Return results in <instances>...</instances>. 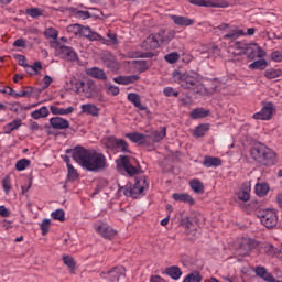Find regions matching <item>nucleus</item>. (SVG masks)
<instances>
[{
  "label": "nucleus",
  "instance_id": "obj_1",
  "mask_svg": "<svg viewBox=\"0 0 282 282\" xmlns=\"http://www.w3.org/2000/svg\"><path fill=\"white\" fill-rule=\"evenodd\" d=\"M73 159L77 164H80L86 171L98 173L107 169V158L105 154L96 152V150H87L83 147H76L73 152Z\"/></svg>",
  "mask_w": 282,
  "mask_h": 282
},
{
  "label": "nucleus",
  "instance_id": "obj_2",
  "mask_svg": "<svg viewBox=\"0 0 282 282\" xmlns=\"http://www.w3.org/2000/svg\"><path fill=\"white\" fill-rule=\"evenodd\" d=\"M177 32L175 30H160L158 33L151 34L148 36L142 44V47L145 50H158L160 45H164V43H171Z\"/></svg>",
  "mask_w": 282,
  "mask_h": 282
},
{
  "label": "nucleus",
  "instance_id": "obj_3",
  "mask_svg": "<svg viewBox=\"0 0 282 282\" xmlns=\"http://www.w3.org/2000/svg\"><path fill=\"white\" fill-rule=\"evenodd\" d=\"M251 158L262 166H274L276 153L264 144H256L250 150Z\"/></svg>",
  "mask_w": 282,
  "mask_h": 282
},
{
  "label": "nucleus",
  "instance_id": "obj_4",
  "mask_svg": "<svg viewBox=\"0 0 282 282\" xmlns=\"http://www.w3.org/2000/svg\"><path fill=\"white\" fill-rule=\"evenodd\" d=\"M149 188V183L147 182V176H140L135 178V183L132 186L127 184L126 186L119 187V193H123L126 197H132L138 199L139 197L144 196V192Z\"/></svg>",
  "mask_w": 282,
  "mask_h": 282
},
{
  "label": "nucleus",
  "instance_id": "obj_5",
  "mask_svg": "<svg viewBox=\"0 0 282 282\" xmlns=\"http://www.w3.org/2000/svg\"><path fill=\"white\" fill-rule=\"evenodd\" d=\"M69 85L74 87L75 94L83 96L84 98H91L94 91H96V84L91 79H77L76 77H72L69 79Z\"/></svg>",
  "mask_w": 282,
  "mask_h": 282
},
{
  "label": "nucleus",
  "instance_id": "obj_6",
  "mask_svg": "<svg viewBox=\"0 0 282 282\" xmlns=\"http://www.w3.org/2000/svg\"><path fill=\"white\" fill-rule=\"evenodd\" d=\"M173 78L175 83H178L183 89H197V77H194L188 73L175 70L173 73Z\"/></svg>",
  "mask_w": 282,
  "mask_h": 282
},
{
  "label": "nucleus",
  "instance_id": "obj_7",
  "mask_svg": "<svg viewBox=\"0 0 282 282\" xmlns=\"http://www.w3.org/2000/svg\"><path fill=\"white\" fill-rule=\"evenodd\" d=\"M258 217L261 224L265 226V228H274V226H276L279 221V217L276 216V213L272 209H261L258 213Z\"/></svg>",
  "mask_w": 282,
  "mask_h": 282
},
{
  "label": "nucleus",
  "instance_id": "obj_8",
  "mask_svg": "<svg viewBox=\"0 0 282 282\" xmlns=\"http://www.w3.org/2000/svg\"><path fill=\"white\" fill-rule=\"evenodd\" d=\"M55 52L59 58H64L65 61H78V54L74 52V48L65 45H61L58 42H54Z\"/></svg>",
  "mask_w": 282,
  "mask_h": 282
},
{
  "label": "nucleus",
  "instance_id": "obj_9",
  "mask_svg": "<svg viewBox=\"0 0 282 282\" xmlns=\"http://www.w3.org/2000/svg\"><path fill=\"white\" fill-rule=\"evenodd\" d=\"M126 269L123 267H115L107 272H101V279H105L108 282H118L120 276H124Z\"/></svg>",
  "mask_w": 282,
  "mask_h": 282
},
{
  "label": "nucleus",
  "instance_id": "obj_10",
  "mask_svg": "<svg viewBox=\"0 0 282 282\" xmlns=\"http://www.w3.org/2000/svg\"><path fill=\"white\" fill-rule=\"evenodd\" d=\"M95 230L104 237V239H113L116 237L117 231L113 228L105 223L95 224Z\"/></svg>",
  "mask_w": 282,
  "mask_h": 282
},
{
  "label": "nucleus",
  "instance_id": "obj_11",
  "mask_svg": "<svg viewBox=\"0 0 282 282\" xmlns=\"http://www.w3.org/2000/svg\"><path fill=\"white\" fill-rule=\"evenodd\" d=\"M272 113H274V104L267 102L260 112L253 115V118L254 120H272Z\"/></svg>",
  "mask_w": 282,
  "mask_h": 282
},
{
  "label": "nucleus",
  "instance_id": "obj_12",
  "mask_svg": "<svg viewBox=\"0 0 282 282\" xmlns=\"http://www.w3.org/2000/svg\"><path fill=\"white\" fill-rule=\"evenodd\" d=\"M121 166L124 169L126 173L130 176L133 177V175H138L140 173V166H133L131 164V160L127 155H121L119 158Z\"/></svg>",
  "mask_w": 282,
  "mask_h": 282
},
{
  "label": "nucleus",
  "instance_id": "obj_13",
  "mask_svg": "<svg viewBox=\"0 0 282 282\" xmlns=\"http://www.w3.org/2000/svg\"><path fill=\"white\" fill-rule=\"evenodd\" d=\"M52 129L63 130L69 129V121L63 117H53L50 119Z\"/></svg>",
  "mask_w": 282,
  "mask_h": 282
},
{
  "label": "nucleus",
  "instance_id": "obj_14",
  "mask_svg": "<svg viewBox=\"0 0 282 282\" xmlns=\"http://www.w3.org/2000/svg\"><path fill=\"white\" fill-rule=\"evenodd\" d=\"M104 63L108 69H111L112 72H118V69H120V63H118L116 55L111 53H108L104 56Z\"/></svg>",
  "mask_w": 282,
  "mask_h": 282
},
{
  "label": "nucleus",
  "instance_id": "obj_15",
  "mask_svg": "<svg viewBox=\"0 0 282 282\" xmlns=\"http://www.w3.org/2000/svg\"><path fill=\"white\" fill-rule=\"evenodd\" d=\"M128 100L140 111H147V113H150L147 106L142 105V98L140 97V95L135 93H130L128 94Z\"/></svg>",
  "mask_w": 282,
  "mask_h": 282
},
{
  "label": "nucleus",
  "instance_id": "obj_16",
  "mask_svg": "<svg viewBox=\"0 0 282 282\" xmlns=\"http://www.w3.org/2000/svg\"><path fill=\"white\" fill-rule=\"evenodd\" d=\"M172 21L180 28H188L195 23V20L184 15H171Z\"/></svg>",
  "mask_w": 282,
  "mask_h": 282
},
{
  "label": "nucleus",
  "instance_id": "obj_17",
  "mask_svg": "<svg viewBox=\"0 0 282 282\" xmlns=\"http://www.w3.org/2000/svg\"><path fill=\"white\" fill-rule=\"evenodd\" d=\"M172 197L174 202H183L189 204V206H195V198L187 193H174Z\"/></svg>",
  "mask_w": 282,
  "mask_h": 282
},
{
  "label": "nucleus",
  "instance_id": "obj_18",
  "mask_svg": "<svg viewBox=\"0 0 282 282\" xmlns=\"http://www.w3.org/2000/svg\"><path fill=\"white\" fill-rule=\"evenodd\" d=\"M138 80H140V76L138 75L118 76L113 78V82L118 85H131L138 83Z\"/></svg>",
  "mask_w": 282,
  "mask_h": 282
},
{
  "label": "nucleus",
  "instance_id": "obj_19",
  "mask_svg": "<svg viewBox=\"0 0 282 282\" xmlns=\"http://www.w3.org/2000/svg\"><path fill=\"white\" fill-rule=\"evenodd\" d=\"M126 138L131 140L134 144H147V138H149V135L142 134L140 132H132L127 133Z\"/></svg>",
  "mask_w": 282,
  "mask_h": 282
},
{
  "label": "nucleus",
  "instance_id": "obj_20",
  "mask_svg": "<svg viewBox=\"0 0 282 282\" xmlns=\"http://www.w3.org/2000/svg\"><path fill=\"white\" fill-rule=\"evenodd\" d=\"M229 50L232 52V54H235V56H243L246 43L239 41L229 43Z\"/></svg>",
  "mask_w": 282,
  "mask_h": 282
},
{
  "label": "nucleus",
  "instance_id": "obj_21",
  "mask_svg": "<svg viewBox=\"0 0 282 282\" xmlns=\"http://www.w3.org/2000/svg\"><path fill=\"white\" fill-rule=\"evenodd\" d=\"M203 166H205V169H217V166H221V159L206 155L203 161Z\"/></svg>",
  "mask_w": 282,
  "mask_h": 282
},
{
  "label": "nucleus",
  "instance_id": "obj_22",
  "mask_svg": "<svg viewBox=\"0 0 282 282\" xmlns=\"http://www.w3.org/2000/svg\"><path fill=\"white\" fill-rule=\"evenodd\" d=\"M69 30H75V33H79L80 36H84L85 39H89L91 35V28L89 26H83L80 24H73L69 26Z\"/></svg>",
  "mask_w": 282,
  "mask_h": 282
},
{
  "label": "nucleus",
  "instance_id": "obj_23",
  "mask_svg": "<svg viewBox=\"0 0 282 282\" xmlns=\"http://www.w3.org/2000/svg\"><path fill=\"white\" fill-rule=\"evenodd\" d=\"M254 193L258 197H265V195L270 193V184L265 182L257 183L254 186Z\"/></svg>",
  "mask_w": 282,
  "mask_h": 282
},
{
  "label": "nucleus",
  "instance_id": "obj_24",
  "mask_svg": "<svg viewBox=\"0 0 282 282\" xmlns=\"http://www.w3.org/2000/svg\"><path fill=\"white\" fill-rule=\"evenodd\" d=\"M192 6H198V8H221V4L213 2V0H189Z\"/></svg>",
  "mask_w": 282,
  "mask_h": 282
},
{
  "label": "nucleus",
  "instance_id": "obj_25",
  "mask_svg": "<svg viewBox=\"0 0 282 282\" xmlns=\"http://www.w3.org/2000/svg\"><path fill=\"white\" fill-rule=\"evenodd\" d=\"M239 36H246V31L242 29H234L230 33L225 34L224 39L231 41L230 43H236L235 41H237Z\"/></svg>",
  "mask_w": 282,
  "mask_h": 282
},
{
  "label": "nucleus",
  "instance_id": "obj_26",
  "mask_svg": "<svg viewBox=\"0 0 282 282\" xmlns=\"http://www.w3.org/2000/svg\"><path fill=\"white\" fill-rule=\"evenodd\" d=\"M50 110L53 116H69V113H74V107L58 108L56 106H51Z\"/></svg>",
  "mask_w": 282,
  "mask_h": 282
},
{
  "label": "nucleus",
  "instance_id": "obj_27",
  "mask_svg": "<svg viewBox=\"0 0 282 282\" xmlns=\"http://www.w3.org/2000/svg\"><path fill=\"white\" fill-rule=\"evenodd\" d=\"M148 138H151L152 142H162L166 138V127H161L159 130L152 132L151 135H148Z\"/></svg>",
  "mask_w": 282,
  "mask_h": 282
},
{
  "label": "nucleus",
  "instance_id": "obj_28",
  "mask_svg": "<svg viewBox=\"0 0 282 282\" xmlns=\"http://www.w3.org/2000/svg\"><path fill=\"white\" fill-rule=\"evenodd\" d=\"M82 111L83 113H87L88 116L94 117H98V115L100 113V109H98V107H96V105L94 104L82 105Z\"/></svg>",
  "mask_w": 282,
  "mask_h": 282
},
{
  "label": "nucleus",
  "instance_id": "obj_29",
  "mask_svg": "<svg viewBox=\"0 0 282 282\" xmlns=\"http://www.w3.org/2000/svg\"><path fill=\"white\" fill-rule=\"evenodd\" d=\"M209 115H210L209 110H206L204 108H195L189 113V117L192 118V120H199V118H208Z\"/></svg>",
  "mask_w": 282,
  "mask_h": 282
},
{
  "label": "nucleus",
  "instance_id": "obj_30",
  "mask_svg": "<svg viewBox=\"0 0 282 282\" xmlns=\"http://www.w3.org/2000/svg\"><path fill=\"white\" fill-rule=\"evenodd\" d=\"M189 186H191L192 191H194L196 193V195H204L205 187H204V183H202V181L194 178L189 182Z\"/></svg>",
  "mask_w": 282,
  "mask_h": 282
},
{
  "label": "nucleus",
  "instance_id": "obj_31",
  "mask_svg": "<svg viewBox=\"0 0 282 282\" xmlns=\"http://www.w3.org/2000/svg\"><path fill=\"white\" fill-rule=\"evenodd\" d=\"M88 76H91V78H97L98 80H107V74L105 70L98 68V67H93L88 70Z\"/></svg>",
  "mask_w": 282,
  "mask_h": 282
},
{
  "label": "nucleus",
  "instance_id": "obj_32",
  "mask_svg": "<svg viewBox=\"0 0 282 282\" xmlns=\"http://www.w3.org/2000/svg\"><path fill=\"white\" fill-rule=\"evenodd\" d=\"M256 274H257V276H260V279H263V281L274 282V276H272V274L268 273V270H265V268H263V267H257Z\"/></svg>",
  "mask_w": 282,
  "mask_h": 282
},
{
  "label": "nucleus",
  "instance_id": "obj_33",
  "mask_svg": "<svg viewBox=\"0 0 282 282\" xmlns=\"http://www.w3.org/2000/svg\"><path fill=\"white\" fill-rule=\"evenodd\" d=\"M165 274H167V276H171V279H173L174 281H177V279L182 276V269H180V267L173 265L165 269Z\"/></svg>",
  "mask_w": 282,
  "mask_h": 282
},
{
  "label": "nucleus",
  "instance_id": "obj_34",
  "mask_svg": "<svg viewBox=\"0 0 282 282\" xmlns=\"http://www.w3.org/2000/svg\"><path fill=\"white\" fill-rule=\"evenodd\" d=\"M21 124H23V121H21V119L13 120L12 122L3 127V132L10 134L12 131H17L21 127Z\"/></svg>",
  "mask_w": 282,
  "mask_h": 282
},
{
  "label": "nucleus",
  "instance_id": "obj_35",
  "mask_svg": "<svg viewBox=\"0 0 282 282\" xmlns=\"http://www.w3.org/2000/svg\"><path fill=\"white\" fill-rule=\"evenodd\" d=\"M47 116H50V110L45 106L31 112V118H33V120H40V118H47Z\"/></svg>",
  "mask_w": 282,
  "mask_h": 282
},
{
  "label": "nucleus",
  "instance_id": "obj_36",
  "mask_svg": "<svg viewBox=\"0 0 282 282\" xmlns=\"http://www.w3.org/2000/svg\"><path fill=\"white\" fill-rule=\"evenodd\" d=\"M180 225L183 226L185 230H197V223L193 221L188 217L181 218Z\"/></svg>",
  "mask_w": 282,
  "mask_h": 282
},
{
  "label": "nucleus",
  "instance_id": "obj_37",
  "mask_svg": "<svg viewBox=\"0 0 282 282\" xmlns=\"http://www.w3.org/2000/svg\"><path fill=\"white\" fill-rule=\"evenodd\" d=\"M208 131H210V124H208V123L199 124L194 130V137L195 138H204V135H206V133H208Z\"/></svg>",
  "mask_w": 282,
  "mask_h": 282
},
{
  "label": "nucleus",
  "instance_id": "obj_38",
  "mask_svg": "<svg viewBox=\"0 0 282 282\" xmlns=\"http://www.w3.org/2000/svg\"><path fill=\"white\" fill-rule=\"evenodd\" d=\"M256 45L257 44H254V45L246 44L242 56H247V58H251V61H254V58H257Z\"/></svg>",
  "mask_w": 282,
  "mask_h": 282
},
{
  "label": "nucleus",
  "instance_id": "obj_39",
  "mask_svg": "<svg viewBox=\"0 0 282 282\" xmlns=\"http://www.w3.org/2000/svg\"><path fill=\"white\" fill-rule=\"evenodd\" d=\"M252 251V248L250 247V243L248 241H243L240 243V247L237 250V253L240 257H248L250 252Z\"/></svg>",
  "mask_w": 282,
  "mask_h": 282
},
{
  "label": "nucleus",
  "instance_id": "obj_40",
  "mask_svg": "<svg viewBox=\"0 0 282 282\" xmlns=\"http://www.w3.org/2000/svg\"><path fill=\"white\" fill-rule=\"evenodd\" d=\"M64 265L68 267V270L72 274H74L76 270V260L72 256H63Z\"/></svg>",
  "mask_w": 282,
  "mask_h": 282
},
{
  "label": "nucleus",
  "instance_id": "obj_41",
  "mask_svg": "<svg viewBox=\"0 0 282 282\" xmlns=\"http://www.w3.org/2000/svg\"><path fill=\"white\" fill-rule=\"evenodd\" d=\"M102 143L106 147V149H110V151H116L118 139L113 135L107 137L102 140Z\"/></svg>",
  "mask_w": 282,
  "mask_h": 282
},
{
  "label": "nucleus",
  "instance_id": "obj_42",
  "mask_svg": "<svg viewBox=\"0 0 282 282\" xmlns=\"http://www.w3.org/2000/svg\"><path fill=\"white\" fill-rule=\"evenodd\" d=\"M115 151H121V153H131V150H129V143H127L124 139L117 140V145L115 147Z\"/></svg>",
  "mask_w": 282,
  "mask_h": 282
},
{
  "label": "nucleus",
  "instance_id": "obj_43",
  "mask_svg": "<svg viewBox=\"0 0 282 282\" xmlns=\"http://www.w3.org/2000/svg\"><path fill=\"white\" fill-rule=\"evenodd\" d=\"M264 76L268 78V80H273V78H280V76H282V70L276 68H268L264 72Z\"/></svg>",
  "mask_w": 282,
  "mask_h": 282
},
{
  "label": "nucleus",
  "instance_id": "obj_44",
  "mask_svg": "<svg viewBox=\"0 0 282 282\" xmlns=\"http://www.w3.org/2000/svg\"><path fill=\"white\" fill-rule=\"evenodd\" d=\"M268 67V61L265 59H258L249 65V69H260V72H263Z\"/></svg>",
  "mask_w": 282,
  "mask_h": 282
},
{
  "label": "nucleus",
  "instance_id": "obj_45",
  "mask_svg": "<svg viewBox=\"0 0 282 282\" xmlns=\"http://www.w3.org/2000/svg\"><path fill=\"white\" fill-rule=\"evenodd\" d=\"M30 164H32V162L29 159H21V160L17 161L15 170L17 171H25V169H28V166H30Z\"/></svg>",
  "mask_w": 282,
  "mask_h": 282
},
{
  "label": "nucleus",
  "instance_id": "obj_46",
  "mask_svg": "<svg viewBox=\"0 0 282 282\" xmlns=\"http://www.w3.org/2000/svg\"><path fill=\"white\" fill-rule=\"evenodd\" d=\"M89 41H99V43H102L104 45H109V40L102 37L100 34L91 31L89 37Z\"/></svg>",
  "mask_w": 282,
  "mask_h": 282
},
{
  "label": "nucleus",
  "instance_id": "obj_47",
  "mask_svg": "<svg viewBox=\"0 0 282 282\" xmlns=\"http://www.w3.org/2000/svg\"><path fill=\"white\" fill-rule=\"evenodd\" d=\"M164 61H166V63H170L171 65H174V63H177V61H180V53H169L164 56Z\"/></svg>",
  "mask_w": 282,
  "mask_h": 282
},
{
  "label": "nucleus",
  "instance_id": "obj_48",
  "mask_svg": "<svg viewBox=\"0 0 282 282\" xmlns=\"http://www.w3.org/2000/svg\"><path fill=\"white\" fill-rule=\"evenodd\" d=\"M67 177L70 180V182H76L78 180V171L74 169V165L68 164L67 167Z\"/></svg>",
  "mask_w": 282,
  "mask_h": 282
},
{
  "label": "nucleus",
  "instance_id": "obj_49",
  "mask_svg": "<svg viewBox=\"0 0 282 282\" xmlns=\"http://www.w3.org/2000/svg\"><path fill=\"white\" fill-rule=\"evenodd\" d=\"M264 252H267L269 257H279V254H281V250H279L276 247H273L272 245H267L264 247Z\"/></svg>",
  "mask_w": 282,
  "mask_h": 282
},
{
  "label": "nucleus",
  "instance_id": "obj_50",
  "mask_svg": "<svg viewBox=\"0 0 282 282\" xmlns=\"http://www.w3.org/2000/svg\"><path fill=\"white\" fill-rule=\"evenodd\" d=\"M26 14L32 17V19H36L39 17H43V11L39 8H30L26 9Z\"/></svg>",
  "mask_w": 282,
  "mask_h": 282
},
{
  "label": "nucleus",
  "instance_id": "obj_51",
  "mask_svg": "<svg viewBox=\"0 0 282 282\" xmlns=\"http://www.w3.org/2000/svg\"><path fill=\"white\" fill-rule=\"evenodd\" d=\"M44 35L46 36V39H53L54 41H56V39H58V30L54 28H48L45 30Z\"/></svg>",
  "mask_w": 282,
  "mask_h": 282
},
{
  "label": "nucleus",
  "instance_id": "obj_52",
  "mask_svg": "<svg viewBox=\"0 0 282 282\" xmlns=\"http://www.w3.org/2000/svg\"><path fill=\"white\" fill-rule=\"evenodd\" d=\"M52 218L57 221H65V210L57 209L51 214Z\"/></svg>",
  "mask_w": 282,
  "mask_h": 282
},
{
  "label": "nucleus",
  "instance_id": "obj_53",
  "mask_svg": "<svg viewBox=\"0 0 282 282\" xmlns=\"http://www.w3.org/2000/svg\"><path fill=\"white\" fill-rule=\"evenodd\" d=\"M183 282H202V275L199 273L188 274Z\"/></svg>",
  "mask_w": 282,
  "mask_h": 282
},
{
  "label": "nucleus",
  "instance_id": "obj_54",
  "mask_svg": "<svg viewBox=\"0 0 282 282\" xmlns=\"http://www.w3.org/2000/svg\"><path fill=\"white\" fill-rule=\"evenodd\" d=\"M163 94L167 98H171V96H173L174 98H177V96H180V91H175V89H173V87L164 88Z\"/></svg>",
  "mask_w": 282,
  "mask_h": 282
},
{
  "label": "nucleus",
  "instance_id": "obj_55",
  "mask_svg": "<svg viewBox=\"0 0 282 282\" xmlns=\"http://www.w3.org/2000/svg\"><path fill=\"white\" fill-rule=\"evenodd\" d=\"M25 69H31L34 74H39V69H43V64L41 62H35L33 65H25Z\"/></svg>",
  "mask_w": 282,
  "mask_h": 282
},
{
  "label": "nucleus",
  "instance_id": "obj_56",
  "mask_svg": "<svg viewBox=\"0 0 282 282\" xmlns=\"http://www.w3.org/2000/svg\"><path fill=\"white\" fill-rule=\"evenodd\" d=\"M138 72H140V74H142L143 72H147V69H149V64L147 63V61H138L135 62Z\"/></svg>",
  "mask_w": 282,
  "mask_h": 282
},
{
  "label": "nucleus",
  "instance_id": "obj_57",
  "mask_svg": "<svg viewBox=\"0 0 282 282\" xmlns=\"http://www.w3.org/2000/svg\"><path fill=\"white\" fill-rule=\"evenodd\" d=\"M238 199H240V202H249L250 200V193L248 192V189H242L238 193Z\"/></svg>",
  "mask_w": 282,
  "mask_h": 282
},
{
  "label": "nucleus",
  "instance_id": "obj_58",
  "mask_svg": "<svg viewBox=\"0 0 282 282\" xmlns=\"http://www.w3.org/2000/svg\"><path fill=\"white\" fill-rule=\"evenodd\" d=\"M2 186L7 195L12 191V184L10 183V176H6L2 181Z\"/></svg>",
  "mask_w": 282,
  "mask_h": 282
},
{
  "label": "nucleus",
  "instance_id": "obj_59",
  "mask_svg": "<svg viewBox=\"0 0 282 282\" xmlns=\"http://www.w3.org/2000/svg\"><path fill=\"white\" fill-rule=\"evenodd\" d=\"M51 221L50 219H44L41 224V230H42V235H47V232H50V226H51Z\"/></svg>",
  "mask_w": 282,
  "mask_h": 282
},
{
  "label": "nucleus",
  "instance_id": "obj_60",
  "mask_svg": "<svg viewBox=\"0 0 282 282\" xmlns=\"http://www.w3.org/2000/svg\"><path fill=\"white\" fill-rule=\"evenodd\" d=\"M107 94L118 96V94H120V88L118 86L109 85L107 86Z\"/></svg>",
  "mask_w": 282,
  "mask_h": 282
},
{
  "label": "nucleus",
  "instance_id": "obj_61",
  "mask_svg": "<svg viewBox=\"0 0 282 282\" xmlns=\"http://www.w3.org/2000/svg\"><path fill=\"white\" fill-rule=\"evenodd\" d=\"M76 17L77 19H90L91 18V13H89V11H76Z\"/></svg>",
  "mask_w": 282,
  "mask_h": 282
},
{
  "label": "nucleus",
  "instance_id": "obj_62",
  "mask_svg": "<svg viewBox=\"0 0 282 282\" xmlns=\"http://www.w3.org/2000/svg\"><path fill=\"white\" fill-rule=\"evenodd\" d=\"M272 61H275V63H281L282 61V53L279 51H275L271 55Z\"/></svg>",
  "mask_w": 282,
  "mask_h": 282
},
{
  "label": "nucleus",
  "instance_id": "obj_63",
  "mask_svg": "<svg viewBox=\"0 0 282 282\" xmlns=\"http://www.w3.org/2000/svg\"><path fill=\"white\" fill-rule=\"evenodd\" d=\"M256 56L257 58H263V56H265V51H263L261 46L256 45Z\"/></svg>",
  "mask_w": 282,
  "mask_h": 282
},
{
  "label": "nucleus",
  "instance_id": "obj_64",
  "mask_svg": "<svg viewBox=\"0 0 282 282\" xmlns=\"http://www.w3.org/2000/svg\"><path fill=\"white\" fill-rule=\"evenodd\" d=\"M14 47H25V40L23 39H18L13 42Z\"/></svg>",
  "mask_w": 282,
  "mask_h": 282
}]
</instances>
